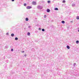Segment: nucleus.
Masks as SVG:
<instances>
[{"label":"nucleus","mask_w":79,"mask_h":79,"mask_svg":"<svg viewBox=\"0 0 79 79\" xmlns=\"http://www.w3.org/2000/svg\"><path fill=\"white\" fill-rule=\"evenodd\" d=\"M79 40H77L76 41V43L77 44H79Z\"/></svg>","instance_id":"f8f14e48"},{"label":"nucleus","mask_w":79,"mask_h":79,"mask_svg":"<svg viewBox=\"0 0 79 79\" xmlns=\"http://www.w3.org/2000/svg\"><path fill=\"white\" fill-rule=\"evenodd\" d=\"M27 5V4H26V3H25L24 4V6H26Z\"/></svg>","instance_id":"dca6fc26"},{"label":"nucleus","mask_w":79,"mask_h":79,"mask_svg":"<svg viewBox=\"0 0 79 79\" xmlns=\"http://www.w3.org/2000/svg\"><path fill=\"white\" fill-rule=\"evenodd\" d=\"M76 63H74L73 64V66H75L76 65Z\"/></svg>","instance_id":"412c9836"},{"label":"nucleus","mask_w":79,"mask_h":79,"mask_svg":"<svg viewBox=\"0 0 79 79\" xmlns=\"http://www.w3.org/2000/svg\"><path fill=\"white\" fill-rule=\"evenodd\" d=\"M6 61V63H8V60H7Z\"/></svg>","instance_id":"cd10ccee"},{"label":"nucleus","mask_w":79,"mask_h":79,"mask_svg":"<svg viewBox=\"0 0 79 79\" xmlns=\"http://www.w3.org/2000/svg\"><path fill=\"white\" fill-rule=\"evenodd\" d=\"M76 19H78V20L79 19V16H77L76 17Z\"/></svg>","instance_id":"ddd939ff"},{"label":"nucleus","mask_w":79,"mask_h":79,"mask_svg":"<svg viewBox=\"0 0 79 79\" xmlns=\"http://www.w3.org/2000/svg\"><path fill=\"white\" fill-rule=\"evenodd\" d=\"M50 2H51V1H48V3H50Z\"/></svg>","instance_id":"a211bd4d"},{"label":"nucleus","mask_w":79,"mask_h":79,"mask_svg":"<svg viewBox=\"0 0 79 79\" xmlns=\"http://www.w3.org/2000/svg\"><path fill=\"white\" fill-rule=\"evenodd\" d=\"M5 48H8V46H5Z\"/></svg>","instance_id":"2eb2a0df"},{"label":"nucleus","mask_w":79,"mask_h":79,"mask_svg":"<svg viewBox=\"0 0 79 79\" xmlns=\"http://www.w3.org/2000/svg\"><path fill=\"white\" fill-rule=\"evenodd\" d=\"M25 20H26V21H27L29 20V19L28 18H26L25 19Z\"/></svg>","instance_id":"9d476101"},{"label":"nucleus","mask_w":79,"mask_h":79,"mask_svg":"<svg viewBox=\"0 0 79 79\" xmlns=\"http://www.w3.org/2000/svg\"><path fill=\"white\" fill-rule=\"evenodd\" d=\"M67 48H68V49H69L70 48V47L69 45H67V47H66Z\"/></svg>","instance_id":"39448f33"},{"label":"nucleus","mask_w":79,"mask_h":79,"mask_svg":"<svg viewBox=\"0 0 79 79\" xmlns=\"http://www.w3.org/2000/svg\"><path fill=\"white\" fill-rule=\"evenodd\" d=\"M31 50H32V49Z\"/></svg>","instance_id":"c9c22d12"},{"label":"nucleus","mask_w":79,"mask_h":79,"mask_svg":"<svg viewBox=\"0 0 79 79\" xmlns=\"http://www.w3.org/2000/svg\"><path fill=\"white\" fill-rule=\"evenodd\" d=\"M54 10H56V11H57V10H58V8H54Z\"/></svg>","instance_id":"423d86ee"},{"label":"nucleus","mask_w":79,"mask_h":79,"mask_svg":"<svg viewBox=\"0 0 79 79\" xmlns=\"http://www.w3.org/2000/svg\"><path fill=\"white\" fill-rule=\"evenodd\" d=\"M66 2V1L65 0H63L62 1V3H65Z\"/></svg>","instance_id":"aec40b11"},{"label":"nucleus","mask_w":79,"mask_h":79,"mask_svg":"<svg viewBox=\"0 0 79 79\" xmlns=\"http://www.w3.org/2000/svg\"><path fill=\"white\" fill-rule=\"evenodd\" d=\"M24 29H26V28H24Z\"/></svg>","instance_id":"f704fd0d"},{"label":"nucleus","mask_w":79,"mask_h":79,"mask_svg":"<svg viewBox=\"0 0 79 79\" xmlns=\"http://www.w3.org/2000/svg\"><path fill=\"white\" fill-rule=\"evenodd\" d=\"M78 32H79V30H78Z\"/></svg>","instance_id":"72a5a7b5"},{"label":"nucleus","mask_w":79,"mask_h":79,"mask_svg":"<svg viewBox=\"0 0 79 79\" xmlns=\"http://www.w3.org/2000/svg\"><path fill=\"white\" fill-rule=\"evenodd\" d=\"M4 59H5V56H4L3 57Z\"/></svg>","instance_id":"c85d7f7f"},{"label":"nucleus","mask_w":79,"mask_h":79,"mask_svg":"<svg viewBox=\"0 0 79 79\" xmlns=\"http://www.w3.org/2000/svg\"><path fill=\"white\" fill-rule=\"evenodd\" d=\"M32 5H36V2L35 1H33L32 2Z\"/></svg>","instance_id":"20e7f679"},{"label":"nucleus","mask_w":79,"mask_h":79,"mask_svg":"<svg viewBox=\"0 0 79 79\" xmlns=\"http://www.w3.org/2000/svg\"><path fill=\"white\" fill-rule=\"evenodd\" d=\"M61 23H63V24H64V23H65V22H64V21L63 20L61 21Z\"/></svg>","instance_id":"4468645a"},{"label":"nucleus","mask_w":79,"mask_h":79,"mask_svg":"<svg viewBox=\"0 0 79 79\" xmlns=\"http://www.w3.org/2000/svg\"><path fill=\"white\" fill-rule=\"evenodd\" d=\"M24 56H25V57H26L27 56V55H26V54H25V55H24Z\"/></svg>","instance_id":"393cba45"},{"label":"nucleus","mask_w":79,"mask_h":79,"mask_svg":"<svg viewBox=\"0 0 79 79\" xmlns=\"http://www.w3.org/2000/svg\"><path fill=\"white\" fill-rule=\"evenodd\" d=\"M42 31H43V32H44V31H45V29L43 28L42 29Z\"/></svg>","instance_id":"f3484780"},{"label":"nucleus","mask_w":79,"mask_h":79,"mask_svg":"<svg viewBox=\"0 0 79 79\" xmlns=\"http://www.w3.org/2000/svg\"><path fill=\"white\" fill-rule=\"evenodd\" d=\"M71 23H73V21H71Z\"/></svg>","instance_id":"473e14b6"},{"label":"nucleus","mask_w":79,"mask_h":79,"mask_svg":"<svg viewBox=\"0 0 79 79\" xmlns=\"http://www.w3.org/2000/svg\"><path fill=\"white\" fill-rule=\"evenodd\" d=\"M15 0H12V2H14Z\"/></svg>","instance_id":"7c9ffc66"},{"label":"nucleus","mask_w":79,"mask_h":79,"mask_svg":"<svg viewBox=\"0 0 79 79\" xmlns=\"http://www.w3.org/2000/svg\"><path fill=\"white\" fill-rule=\"evenodd\" d=\"M11 37H14L15 36V34L14 33H12L11 34Z\"/></svg>","instance_id":"0eeeda50"},{"label":"nucleus","mask_w":79,"mask_h":79,"mask_svg":"<svg viewBox=\"0 0 79 79\" xmlns=\"http://www.w3.org/2000/svg\"><path fill=\"white\" fill-rule=\"evenodd\" d=\"M15 40H18V37H15Z\"/></svg>","instance_id":"9b49d317"},{"label":"nucleus","mask_w":79,"mask_h":79,"mask_svg":"<svg viewBox=\"0 0 79 79\" xmlns=\"http://www.w3.org/2000/svg\"><path fill=\"white\" fill-rule=\"evenodd\" d=\"M35 32L36 33H37V32H38V31L36 30V31H35Z\"/></svg>","instance_id":"5701e85b"},{"label":"nucleus","mask_w":79,"mask_h":79,"mask_svg":"<svg viewBox=\"0 0 79 79\" xmlns=\"http://www.w3.org/2000/svg\"><path fill=\"white\" fill-rule=\"evenodd\" d=\"M43 6L39 5L37 7V8L38 9V10H42L43 9Z\"/></svg>","instance_id":"f257e3e1"},{"label":"nucleus","mask_w":79,"mask_h":79,"mask_svg":"<svg viewBox=\"0 0 79 79\" xmlns=\"http://www.w3.org/2000/svg\"><path fill=\"white\" fill-rule=\"evenodd\" d=\"M26 8L27 9V10L31 9V8H32V7L31 6H27L26 7Z\"/></svg>","instance_id":"f03ea898"},{"label":"nucleus","mask_w":79,"mask_h":79,"mask_svg":"<svg viewBox=\"0 0 79 79\" xmlns=\"http://www.w3.org/2000/svg\"><path fill=\"white\" fill-rule=\"evenodd\" d=\"M27 35H31V33H30V32H28L27 33Z\"/></svg>","instance_id":"1a4fd4ad"},{"label":"nucleus","mask_w":79,"mask_h":79,"mask_svg":"<svg viewBox=\"0 0 79 79\" xmlns=\"http://www.w3.org/2000/svg\"><path fill=\"white\" fill-rule=\"evenodd\" d=\"M67 29H69V27H67Z\"/></svg>","instance_id":"2f4dec72"},{"label":"nucleus","mask_w":79,"mask_h":79,"mask_svg":"<svg viewBox=\"0 0 79 79\" xmlns=\"http://www.w3.org/2000/svg\"><path fill=\"white\" fill-rule=\"evenodd\" d=\"M47 17V15H44V18H46Z\"/></svg>","instance_id":"6ab92c4d"},{"label":"nucleus","mask_w":79,"mask_h":79,"mask_svg":"<svg viewBox=\"0 0 79 79\" xmlns=\"http://www.w3.org/2000/svg\"><path fill=\"white\" fill-rule=\"evenodd\" d=\"M11 52H13L14 50H13V49H11Z\"/></svg>","instance_id":"b1692460"},{"label":"nucleus","mask_w":79,"mask_h":79,"mask_svg":"<svg viewBox=\"0 0 79 79\" xmlns=\"http://www.w3.org/2000/svg\"><path fill=\"white\" fill-rule=\"evenodd\" d=\"M28 28H30L31 27V26H29L28 27Z\"/></svg>","instance_id":"c756f323"},{"label":"nucleus","mask_w":79,"mask_h":79,"mask_svg":"<svg viewBox=\"0 0 79 79\" xmlns=\"http://www.w3.org/2000/svg\"><path fill=\"white\" fill-rule=\"evenodd\" d=\"M39 30L40 31V30H41V28H39Z\"/></svg>","instance_id":"a878e982"},{"label":"nucleus","mask_w":79,"mask_h":79,"mask_svg":"<svg viewBox=\"0 0 79 79\" xmlns=\"http://www.w3.org/2000/svg\"><path fill=\"white\" fill-rule=\"evenodd\" d=\"M6 35H9V33H6Z\"/></svg>","instance_id":"4be33fe9"},{"label":"nucleus","mask_w":79,"mask_h":79,"mask_svg":"<svg viewBox=\"0 0 79 79\" xmlns=\"http://www.w3.org/2000/svg\"><path fill=\"white\" fill-rule=\"evenodd\" d=\"M72 6H76V4H75L73 3L72 5Z\"/></svg>","instance_id":"6e6552de"},{"label":"nucleus","mask_w":79,"mask_h":79,"mask_svg":"<svg viewBox=\"0 0 79 79\" xmlns=\"http://www.w3.org/2000/svg\"><path fill=\"white\" fill-rule=\"evenodd\" d=\"M46 11L47 13H49L50 11V10L49 9H47L46 10Z\"/></svg>","instance_id":"7ed1b4c3"},{"label":"nucleus","mask_w":79,"mask_h":79,"mask_svg":"<svg viewBox=\"0 0 79 79\" xmlns=\"http://www.w3.org/2000/svg\"><path fill=\"white\" fill-rule=\"evenodd\" d=\"M22 53H24V51H23L21 52Z\"/></svg>","instance_id":"bb28decb"}]
</instances>
